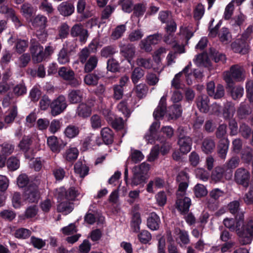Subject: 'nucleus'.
<instances>
[{"mask_svg":"<svg viewBox=\"0 0 253 253\" xmlns=\"http://www.w3.org/2000/svg\"><path fill=\"white\" fill-rule=\"evenodd\" d=\"M246 72L243 66L239 64L232 65L229 70L223 73V80L228 86L232 87L235 82L245 81Z\"/></svg>","mask_w":253,"mask_h":253,"instance_id":"1","label":"nucleus"},{"mask_svg":"<svg viewBox=\"0 0 253 253\" xmlns=\"http://www.w3.org/2000/svg\"><path fill=\"white\" fill-rule=\"evenodd\" d=\"M149 169L150 165L145 162L134 167L132 169L131 185L136 186L145 182L148 178L147 173Z\"/></svg>","mask_w":253,"mask_h":253,"instance_id":"2","label":"nucleus"},{"mask_svg":"<svg viewBox=\"0 0 253 253\" xmlns=\"http://www.w3.org/2000/svg\"><path fill=\"white\" fill-rule=\"evenodd\" d=\"M240 242L242 245H247L251 243L253 239V220L249 219L244 224L243 230L238 232Z\"/></svg>","mask_w":253,"mask_h":253,"instance_id":"3","label":"nucleus"},{"mask_svg":"<svg viewBox=\"0 0 253 253\" xmlns=\"http://www.w3.org/2000/svg\"><path fill=\"white\" fill-rule=\"evenodd\" d=\"M30 50L34 62L40 63L46 59L43 46L35 39L30 41Z\"/></svg>","mask_w":253,"mask_h":253,"instance_id":"4","label":"nucleus"},{"mask_svg":"<svg viewBox=\"0 0 253 253\" xmlns=\"http://www.w3.org/2000/svg\"><path fill=\"white\" fill-rule=\"evenodd\" d=\"M177 131L178 144L179 146L180 151L184 154L187 153L191 150L192 140L190 137L186 135L183 127H179Z\"/></svg>","mask_w":253,"mask_h":253,"instance_id":"5","label":"nucleus"},{"mask_svg":"<svg viewBox=\"0 0 253 253\" xmlns=\"http://www.w3.org/2000/svg\"><path fill=\"white\" fill-rule=\"evenodd\" d=\"M234 179L237 184L247 188L249 186L250 173L247 169L240 168L235 170Z\"/></svg>","mask_w":253,"mask_h":253,"instance_id":"6","label":"nucleus"},{"mask_svg":"<svg viewBox=\"0 0 253 253\" xmlns=\"http://www.w3.org/2000/svg\"><path fill=\"white\" fill-rule=\"evenodd\" d=\"M120 52L121 55L126 59L129 63L134 58L136 54L135 46L132 43H124L120 42L119 44Z\"/></svg>","mask_w":253,"mask_h":253,"instance_id":"7","label":"nucleus"},{"mask_svg":"<svg viewBox=\"0 0 253 253\" xmlns=\"http://www.w3.org/2000/svg\"><path fill=\"white\" fill-rule=\"evenodd\" d=\"M32 140L28 136H24L18 144V147L24 154L25 157L28 159H32L34 157V151L31 147Z\"/></svg>","mask_w":253,"mask_h":253,"instance_id":"8","label":"nucleus"},{"mask_svg":"<svg viewBox=\"0 0 253 253\" xmlns=\"http://www.w3.org/2000/svg\"><path fill=\"white\" fill-rule=\"evenodd\" d=\"M40 198V193L38 186L30 185L24 193L23 199L25 202L29 203H36Z\"/></svg>","mask_w":253,"mask_h":253,"instance_id":"9","label":"nucleus"},{"mask_svg":"<svg viewBox=\"0 0 253 253\" xmlns=\"http://www.w3.org/2000/svg\"><path fill=\"white\" fill-rule=\"evenodd\" d=\"M67 104L63 95H60L53 100L50 105V113L53 116L61 114L66 108Z\"/></svg>","mask_w":253,"mask_h":253,"instance_id":"10","label":"nucleus"},{"mask_svg":"<svg viewBox=\"0 0 253 253\" xmlns=\"http://www.w3.org/2000/svg\"><path fill=\"white\" fill-rule=\"evenodd\" d=\"M70 34L73 38L79 37L81 42H85L89 36L87 30L81 23L73 25L71 29Z\"/></svg>","mask_w":253,"mask_h":253,"instance_id":"11","label":"nucleus"},{"mask_svg":"<svg viewBox=\"0 0 253 253\" xmlns=\"http://www.w3.org/2000/svg\"><path fill=\"white\" fill-rule=\"evenodd\" d=\"M231 47L236 53L246 54L248 53L249 50V42L241 37L232 43Z\"/></svg>","mask_w":253,"mask_h":253,"instance_id":"12","label":"nucleus"},{"mask_svg":"<svg viewBox=\"0 0 253 253\" xmlns=\"http://www.w3.org/2000/svg\"><path fill=\"white\" fill-rule=\"evenodd\" d=\"M47 143L50 150L55 153H58L66 145L61 139H58L55 136L48 137Z\"/></svg>","mask_w":253,"mask_h":253,"instance_id":"13","label":"nucleus"},{"mask_svg":"<svg viewBox=\"0 0 253 253\" xmlns=\"http://www.w3.org/2000/svg\"><path fill=\"white\" fill-rule=\"evenodd\" d=\"M240 160L238 157L234 156L231 158L225 164L224 167L227 170H230L229 171L225 173V178L227 180H230L232 177V171L231 169H234L239 165Z\"/></svg>","mask_w":253,"mask_h":253,"instance_id":"14","label":"nucleus"},{"mask_svg":"<svg viewBox=\"0 0 253 253\" xmlns=\"http://www.w3.org/2000/svg\"><path fill=\"white\" fill-rule=\"evenodd\" d=\"M164 41L167 44L170 45L174 50H175V52H177L179 54L185 52L184 46L178 44L173 34H167L164 36Z\"/></svg>","mask_w":253,"mask_h":253,"instance_id":"15","label":"nucleus"},{"mask_svg":"<svg viewBox=\"0 0 253 253\" xmlns=\"http://www.w3.org/2000/svg\"><path fill=\"white\" fill-rule=\"evenodd\" d=\"M182 197H177L176 202V208L181 213L185 214L189 211L191 202L190 198L186 197L182 198Z\"/></svg>","mask_w":253,"mask_h":253,"instance_id":"16","label":"nucleus"},{"mask_svg":"<svg viewBox=\"0 0 253 253\" xmlns=\"http://www.w3.org/2000/svg\"><path fill=\"white\" fill-rule=\"evenodd\" d=\"M57 10L62 15L69 16L74 13L75 7L72 3L69 1H64L58 5Z\"/></svg>","mask_w":253,"mask_h":253,"instance_id":"17","label":"nucleus"},{"mask_svg":"<svg viewBox=\"0 0 253 253\" xmlns=\"http://www.w3.org/2000/svg\"><path fill=\"white\" fill-rule=\"evenodd\" d=\"M229 145V141L228 138H222L218 142L217 152L218 156L222 159L226 158Z\"/></svg>","mask_w":253,"mask_h":253,"instance_id":"18","label":"nucleus"},{"mask_svg":"<svg viewBox=\"0 0 253 253\" xmlns=\"http://www.w3.org/2000/svg\"><path fill=\"white\" fill-rule=\"evenodd\" d=\"M210 99L205 94L199 96L196 98V104L200 111L207 113L209 110Z\"/></svg>","mask_w":253,"mask_h":253,"instance_id":"19","label":"nucleus"},{"mask_svg":"<svg viewBox=\"0 0 253 253\" xmlns=\"http://www.w3.org/2000/svg\"><path fill=\"white\" fill-rule=\"evenodd\" d=\"M167 96H163L160 101L159 105L153 113V116L156 119H159L163 117L165 114L167 103Z\"/></svg>","mask_w":253,"mask_h":253,"instance_id":"20","label":"nucleus"},{"mask_svg":"<svg viewBox=\"0 0 253 253\" xmlns=\"http://www.w3.org/2000/svg\"><path fill=\"white\" fill-rule=\"evenodd\" d=\"M215 147V143L214 140L211 137H206L204 139L201 149L203 152L208 154L212 153Z\"/></svg>","mask_w":253,"mask_h":253,"instance_id":"21","label":"nucleus"},{"mask_svg":"<svg viewBox=\"0 0 253 253\" xmlns=\"http://www.w3.org/2000/svg\"><path fill=\"white\" fill-rule=\"evenodd\" d=\"M148 91V87L145 84L140 83L136 84L133 88L132 92L139 99L145 97Z\"/></svg>","mask_w":253,"mask_h":253,"instance_id":"22","label":"nucleus"},{"mask_svg":"<svg viewBox=\"0 0 253 253\" xmlns=\"http://www.w3.org/2000/svg\"><path fill=\"white\" fill-rule=\"evenodd\" d=\"M83 98V92L80 89H73L68 95L69 101L72 104L80 102Z\"/></svg>","mask_w":253,"mask_h":253,"instance_id":"23","label":"nucleus"},{"mask_svg":"<svg viewBox=\"0 0 253 253\" xmlns=\"http://www.w3.org/2000/svg\"><path fill=\"white\" fill-rule=\"evenodd\" d=\"M160 219L159 217L154 212L150 213L147 219V226L152 230H156L159 228Z\"/></svg>","mask_w":253,"mask_h":253,"instance_id":"24","label":"nucleus"},{"mask_svg":"<svg viewBox=\"0 0 253 253\" xmlns=\"http://www.w3.org/2000/svg\"><path fill=\"white\" fill-rule=\"evenodd\" d=\"M32 25L33 27L44 29L47 22V18L42 15H38L31 20Z\"/></svg>","mask_w":253,"mask_h":253,"instance_id":"25","label":"nucleus"},{"mask_svg":"<svg viewBox=\"0 0 253 253\" xmlns=\"http://www.w3.org/2000/svg\"><path fill=\"white\" fill-rule=\"evenodd\" d=\"M102 140L106 144H112L114 140V133L109 127H104L101 131Z\"/></svg>","mask_w":253,"mask_h":253,"instance_id":"26","label":"nucleus"},{"mask_svg":"<svg viewBox=\"0 0 253 253\" xmlns=\"http://www.w3.org/2000/svg\"><path fill=\"white\" fill-rule=\"evenodd\" d=\"M74 209L73 203L66 200L58 204L57 210L59 212L67 214L71 212Z\"/></svg>","mask_w":253,"mask_h":253,"instance_id":"27","label":"nucleus"},{"mask_svg":"<svg viewBox=\"0 0 253 253\" xmlns=\"http://www.w3.org/2000/svg\"><path fill=\"white\" fill-rule=\"evenodd\" d=\"M226 173L225 168L221 167H216L211 173V179L215 182L221 181Z\"/></svg>","mask_w":253,"mask_h":253,"instance_id":"28","label":"nucleus"},{"mask_svg":"<svg viewBox=\"0 0 253 253\" xmlns=\"http://www.w3.org/2000/svg\"><path fill=\"white\" fill-rule=\"evenodd\" d=\"M235 108L234 104L232 102H227L224 106L223 109V115L225 119H230L232 118L235 112Z\"/></svg>","mask_w":253,"mask_h":253,"instance_id":"29","label":"nucleus"},{"mask_svg":"<svg viewBox=\"0 0 253 253\" xmlns=\"http://www.w3.org/2000/svg\"><path fill=\"white\" fill-rule=\"evenodd\" d=\"M117 52L118 50L115 45H108L102 48L100 51V55L104 58H110Z\"/></svg>","mask_w":253,"mask_h":253,"instance_id":"30","label":"nucleus"},{"mask_svg":"<svg viewBox=\"0 0 253 253\" xmlns=\"http://www.w3.org/2000/svg\"><path fill=\"white\" fill-rule=\"evenodd\" d=\"M145 75V71L139 67H136L132 70L131 74V80L134 84H137Z\"/></svg>","mask_w":253,"mask_h":253,"instance_id":"31","label":"nucleus"},{"mask_svg":"<svg viewBox=\"0 0 253 253\" xmlns=\"http://www.w3.org/2000/svg\"><path fill=\"white\" fill-rule=\"evenodd\" d=\"M85 62L84 71L85 73H90L96 67L98 63V58L96 56H91Z\"/></svg>","mask_w":253,"mask_h":253,"instance_id":"32","label":"nucleus"},{"mask_svg":"<svg viewBox=\"0 0 253 253\" xmlns=\"http://www.w3.org/2000/svg\"><path fill=\"white\" fill-rule=\"evenodd\" d=\"M91 110L90 106L85 103L80 104L77 109V114L81 117L86 118L91 114Z\"/></svg>","mask_w":253,"mask_h":253,"instance_id":"33","label":"nucleus"},{"mask_svg":"<svg viewBox=\"0 0 253 253\" xmlns=\"http://www.w3.org/2000/svg\"><path fill=\"white\" fill-rule=\"evenodd\" d=\"M78 155V150L75 147H71L66 150L63 156L66 161L72 162L77 159Z\"/></svg>","mask_w":253,"mask_h":253,"instance_id":"34","label":"nucleus"},{"mask_svg":"<svg viewBox=\"0 0 253 253\" xmlns=\"http://www.w3.org/2000/svg\"><path fill=\"white\" fill-rule=\"evenodd\" d=\"M171 113L169 114V119H176L179 118L182 113L181 106L179 104H174L169 108Z\"/></svg>","mask_w":253,"mask_h":253,"instance_id":"35","label":"nucleus"},{"mask_svg":"<svg viewBox=\"0 0 253 253\" xmlns=\"http://www.w3.org/2000/svg\"><path fill=\"white\" fill-rule=\"evenodd\" d=\"M227 87L230 89V94L232 98L234 100H237L241 98L244 94V88L241 86H236L232 87L227 86Z\"/></svg>","mask_w":253,"mask_h":253,"instance_id":"36","label":"nucleus"},{"mask_svg":"<svg viewBox=\"0 0 253 253\" xmlns=\"http://www.w3.org/2000/svg\"><path fill=\"white\" fill-rule=\"evenodd\" d=\"M195 63L198 66H208L210 65V60L206 53H202L196 56L194 60Z\"/></svg>","mask_w":253,"mask_h":253,"instance_id":"37","label":"nucleus"},{"mask_svg":"<svg viewBox=\"0 0 253 253\" xmlns=\"http://www.w3.org/2000/svg\"><path fill=\"white\" fill-rule=\"evenodd\" d=\"M80 133V129L78 126L70 125L67 126L64 130L65 136L70 138L76 137Z\"/></svg>","mask_w":253,"mask_h":253,"instance_id":"38","label":"nucleus"},{"mask_svg":"<svg viewBox=\"0 0 253 253\" xmlns=\"http://www.w3.org/2000/svg\"><path fill=\"white\" fill-rule=\"evenodd\" d=\"M136 64L138 67L147 70L151 69L153 67V62L150 58H145L139 57L136 60Z\"/></svg>","mask_w":253,"mask_h":253,"instance_id":"39","label":"nucleus"},{"mask_svg":"<svg viewBox=\"0 0 253 253\" xmlns=\"http://www.w3.org/2000/svg\"><path fill=\"white\" fill-rule=\"evenodd\" d=\"M74 170L75 172L79 174L81 177H84L88 174L89 168L81 162H78L74 165Z\"/></svg>","mask_w":253,"mask_h":253,"instance_id":"40","label":"nucleus"},{"mask_svg":"<svg viewBox=\"0 0 253 253\" xmlns=\"http://www.w3.org/2000/svg\"><path fill=\"white\" fill-rule=\"evenodd\" d=\"M141 223L140 215L136 212L133 214L131 221V228L134 232H138L140 230V225Z\"/></svg>","mask_w":253,"mask_h":253,"instance_id":"41","label":"nucleus"},{"mask_svg":"<svg viewBox=\"0 0 253 253\" xmlns=\"http://www.w3.org/2000/svg\"><path fill=\"white\" fill-rule=\"evenodd\" d=\"M251 113L252 110L248 105L241 104L237 110V115L240 119H246Z\"/></svg>","mask_w":253,"mask_h":253,"instance_id":"42","label":"nucleus"},{"mask_svg":"<svg viewBox=\"0 0 253 253\" xmlns=\"http://www.w3.org/2000/svg\"><path fill=\"white\" fill-rule=\"evenodd\" d=\"M144 158V155L140 150L131 148L129 158L133 163L136 164L141 162Z\"/></svg>","mask_w":253,"mask_h":253,"instance_id":"43","label":"nucleus"},{"mask_svg":"<svg viewBox=\"0 0 253 253\" xmlns=\"http://www.w3.org/2000/svg\"><path fill=\"white\" fill-rule=\"evenodd\" d=\"M107 70L112 73H116L120 71V64L114 58H110L107 61Z\"/></svg>","mask_w":253,"mask_h":253,"instance_id":"44","label":"nucleus"},{"mask_svg":"<svg viewBox=\"0 0 253 253\" xmlns=\"http://www.w3.org/2000/svg\"><path fill=\"white\" fill-rule=\"evenodd\" d=\"M29 42L27 40L17 39L15 42V47L17 53L21 54L28 48Z\"/></svg>","mask_w":253,"mask_h":253,"instance_id":"45","label":"nucleus"},{"mask_svg":"<svg viewBox=\"0 0 253 253\" xmlns=\"http://www.w3.org/2000/svg\"><path fill=\"white\" fill-rule=\"evenodd\" d=\"M205 13V7L202 3H198L193 8V17L195 20H200Z\"/></svg>","mask_w":253,"mask_h":253,"instance_id":"46","label":"nucleus"},{"mask_svg":"<svg viewBox=\"0 0 253 253\" xmlns=\"http://www.w3.org/2000/svg\"><path fill=\"white\" fill-rule=\"evenodd\" d=\"M58 74L60 77L67 81L73 78V76H75V73L73 70L65 67H62L59 69Z\"/></svg>","mask_w":253,"mask_h":253,"instance_id":"47","label":"nucleus"},{"mask_svg":"<svg viewBox=\"0 0 253 253\" xmlns=\"http://www.w3.org/2000/svg\"><path fill=\"white\" fill-rule=\"evenodd\" d=\"M209 54L215 62L217 63L221 62L222 63H224L226 61L225 55L222 53L218 52L214 48H210Z\"/></svg>","mask_w":253,"mask_h":253,"instance_id":"48","label":"nucleus"},{"mask_svg":"<svg viewBox=\"0 0 253 253\" xmlns=\"http://www.w3.org/2000/svg\"><path fill=\"white\" fill-rule=\"evenodd\" d=\"M32 234L31 231L26 228H20L15 230L14 236L16 238L25 239L29 238Z\"/></svg>","mask_w":253,"mask_h":253,"instance_id":"49","label":"nucleus"},{"mask_svg":"<svg viewBox=\"0 0 253 253\" xmlns=\"http://www.w3.org/2000/svg\"><path fill=\"white\" fill-rule=\"evenodd\" d=\"M126 30V25L124 24L118 26L112 33L111 37L112 39L116 40L120 39Z\"/></svg>","mask_w":253,"mask_h":253,"instance_id":"50","label":"nucleus"},{"mask_svg":"<svg viewBox=\"0 0 253 253\" xmlns=\"http://www.w3.org/2000/svg\"><path fill=\"white\" fill-rule=\"evenodd\" d=\"M144 36L142 30L136 29L132 31L128 35V39L130 42H134L141 40Z\"/></svg>","mask_w":253,"mask_h":253,"instance_id":"51","label":"nucleus"},{"mask_svg":"<svg viewBox=\"0 0 253 253\" xmlns=\"http://www.w3.org/2000/svg\"><path fill=\"white\" fill-rule=\"evenodd\" d=\"M99 77L96 74H88L84 76V82L88 85H95L97 84Z\"/></svg>","mask_w":253,"mask_h":253,"instance_id":"52","label":"nucleus"},{"mask_svg":"<svg viewBox=\"0 0 253 253\" xmlns=\"http://www.w3.org/2000/svg\"><path fill=\"white\" fill-rule=\"evenodd\" d=\"M180 240V242H178L180 245L182 244L187 245L190 242V239L188 232L185 230H179L177 233V241Z\"/></svg>","mask_w":253,"mask_h":253,"instance_id":"53","label":"nucleus"},{"mask_svg":"<svg viewBox=\"0 0 253 253\" xmlns=\"http://www.w3.org/2000/svg\"><path fill=\"white\" fill-rule=\"evenodd\" d=\"M159 78L155 73L148 72L145 77L146 83L150 86H154L159 82Z\"/></svg>","mask_w":253,"mask_h":253,"instance_id":"54","label":"nucleus"},{"mask_svg":"<svg viewBox=\"0 0 253 253\" xmlns=\"http://www.w3.org/2000/svg\"><path fill=\"white\" fill-rule=\"evenodd\" d=\"M58 61L61 64H65L69 62V56L67 53V50L63 47L58 54Z\"/></svg>","mask_w":253,"mask_h":253,"instance_id":"55","label":"nucleus"},{"mask_svg":"<svg viewBox=\"0 0 253 253\" xmlns=\"http://www.w3.org/2000/svg\"><path fill=\"white\" fill-rule=\"evenodd\" d=\"M70 27L66 23H63L58 28V37L60 39L66 38L69 34Z\"/></svg>","mask_w":253,"mask_h":253,"instance_id":"56","label":"nucleus"},{"mask_svg":"<svg viewBox=\"0 0 253 253\" xmlns=\"http://www.w3.org/2000/svg\"><path fill=\"white\" fill-rule=\"evenodd\" d=\"M223 224L231 231H236L238 235L237 228L236 227V223L235 219L233 218H226L223 221Z\"/></svg>","mask_w":253,"mask_h":253,"instance_id":"57","label":"nucleus"},{"mask_svg":"<svg viewBox=\"0 0 253 253\" xmlns=\"http://www.w3.org/2000/svg\"><path fill=\"white\" fill-rule=\"evenodd\" d=\"M245 19L246 16L240 13L231 19L230 24L233 26H240L243 24Z\"/></svg>","mask_w":253,"mask_h":253,"instance_id":"58","label":"nucleus"},{"mask_svg":"<svg viewBox=\"0 0 253 253\" xmlns=\"http://www.w3.org/2000/svg\"><path fill=\"white\" fill-rule=\"evenodd\" d=\"M158 18L163 23H169L172 20L171 13L168 10L160 11Z\"/></svg>","mask_w":253,"mask_h":253,"instance_id":"59","label":"nucleus"},{"mask_svg":"<svg viewBox=\"0 0 253 253\" xmlns=\"http://www.w3.org/2000/svg\"><path fill=\"white\" fill-rule=\"evenodd\" d=\"M239 132L244 138L248 139L251 135L252 129L246 124L242 123L240 126Z\"/></svg>","mask_w":253,"mask_h":253,"instance_id":"60","label":"nucleus"},{"mask_svg":"<svg viewBox=\"0 0 253 253\" xmlns=\"http://www.w3.org/2000/svg\"><path fill=\"white\" fill-rule=\"evenodd\" d=\"M119 4L121 6L122 10L126 12L130 13L132 10V0H120Z\"/></svg>","mask_w":253,"mask_h":253,"instance_id":"61","label":"nucleus"},{"mask_svg":"<svg viewBox=\"0 0 253 253\" xmlns=\"http://www.w3.org/2000/svg\"><path fill=\"white\" fill-rule=\"evenodd\" d=\"M194 193L196 197L201 198L207 195L208 191L203 185L198 184L194 187Z\"/></svg>","mask_w":253,"mask_h":253,"instance_id":"62","label":"nucleus"},{"mask_svg":"<svg viewBox=\"0 0 253 253\" xmlns=\"http://www.w3.org/2000/svg\"><path fill=\"white\" fill-rule=\"evenodd\" d=\"M181 73L176 74L171 81V86L176 89L182 88Z\"/></svg>","mask_w":253,"mask_h":253,"instance_id":"63","label":"nucleus"},{"mask_svg":"<svg viewBox=\"0 0 253 253\" xmlns=\"http://www.w3.org/2000/svg\"><path fill=\"white\" fill-rule=\"evenodd\" d=\"M245 88L247 98L253 104V80H248L246 83Z\"/></svg>","mask_w":253,"mask_h":253,"instance_id":"64","label":"nucleus"}]
</instances>
